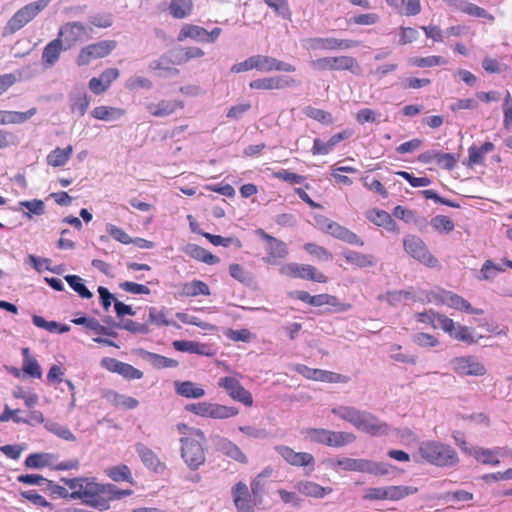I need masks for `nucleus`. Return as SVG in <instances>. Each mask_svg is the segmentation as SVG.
<instances>
[{
    "label": "nucleus",
    "instance_id": "nucleus-53",
    "mask_svg": "<svg viewBox=\"0 0 512 512\" xmlns=\"http://www.w3.org/2000/svg\"><path fill=\"white\" fill-rule=\"evenodd\" d=\"M44 426L48 431L54 433L55 435L59 436L60 438L66 441L76 440L75 435L67 427L62 426L57 422L48 421L45 423Z\"/></svg>",
    "mask_w": 512,
    "mask_h": 512
},
{
    "label": "nucleus",
    "instance_id": "nucleus-43",
    "mask_svg": "<svg viewBox=\"0 0 512 512\" xmlns=\"http://www.w3.org/2000/svg\"><path fill=\"white\" fill-rule=\"evenodd\" d=\"M106 397L108 399H111L112 397V402L115 406H122L123 408L128 410L135 409L139 405V401L136 398L121 395L113 390H109L106 393Z\"/></svg>",
    "mask_w": 512,
    "mask_h": 512
},
{
    "label": "nucleus",
    "instance_id": "nucleus-42",
    "mask_svg": "<svg viewBox=\"0 0 512 512\" xmlns=\"http://www.w3.org/2000/svg\"><path fill=\"white\" fill-rule=\"evenodd\" d=\"M239 413L237 407H229L217 403H211L209 410V418L226 419L236 416Z\"/></svg>",
    "mask_w": 512,
    "mask_h": 512
},
{
    "label": "nucleus",
    "instance_id": "nucleus-35",
    "mask_svg": "<svg viewBox=\"0 0 512 512\" xmlns=\"http://www.w3.org/2000/svg\"><path fill=\"white\" fill-rule=\"evenodd\" d=\"M393 216L405 221L406 223H415L416 225H427V220L424 217H419L413 210L407 209L401 205L396 206L393 209Z\"/></svg>",
    "mask_w": 512,
    "mask_h": 512
},
{
    "label": "nucleus",
    "instance_id": "nucleus-61",
    "mask_svg": "<svg viewBox=\"0 0 512 512\" xmlns=\"http://www.w3.org/2000/svg\"><path fill=\"white\" fill-rule=\"evenodd\" d=\"M149 321L158 326L173 325L178 328L180 327L177 323L167 320L164 311H158L155 307L149 308Z\"/></svg>",
    "mask_w": 512,
    "mask_h": 512
},
{
    "label": "nucleus",
    "instance_id": "nucleus-17",
    "mask_svg": "<svg viewBox=\"0 0 512 512\" xmlns=\"http://www.w3.org/2000/svg\"><path fill=\"white\" fill-rule=\"evenodd\" d=\"M175 350L179 352H189L202 356L212 357L216 354L212 345L188 340H175L172 343Z\"/></svg>",
    "mask_w": 512,
    "mask_h": 512
},
{
    "label": "nucleus",
    "instance_id": "nucleus-41",
    "mask_svg": "<svg viewBox=\"0 0 512 512\" xmlns=\"http://www.w3.org/2000/svg\"><path fill=\"white\" fill-rule=\"evenodd\" d=\"M336 465L345 471H357L366 473L367 459L341 458L336 460Z\"/></svg>",
    "mask_w": 512,
    "mask_h": 512
},
{
    "label": "nucleus",
    "instance_id": "nucleus-19",
    "mask_svg": "<svg viewBox=\"0 0 512 512\" xmlns=\"http://www.w3.org/2000/svg\"><path fill=\"white\" fill-rule=\"evenodd\" d=\"M366 218L376 226L383 227L389 232H399L396 221L385 210L378 208L369 209L366 212Z\"/></svg>",
    "mask_w": 512,
    "mask_h": 512
},
{
    "label": "nucleus",
    "instance_id": "nucleus-16",
    "mask_svg": "<svg viewBox=\"0 0 512 512\" xmlns=\"http://www.w3.org/2000/svg\"><path fill=\"white\" fill-rule=\"evenodd\" d=\"M325 232L330 234L336 239H339L343 242H346L351 245L363 246V240L354 232L349 230L348 228L340 225L337 222H330L327 224Z\"/></svg>",
    "mask_w": 512,
    "mask_h": 512
},
{
    "label": "nucleus",
    "instance_id": "nucleus-44",
    "mask_svg": "<svg viewBox=\"0 0 512 512\" xmlns=\"http://www.w3.org/2000/svg\"><path fill=\"white\" fill-rule=\"evenodd\" d=\"M229 274L232 278L246 286H250L254 282L253 275L238 263H232L229 265Z\"/></svg>",
    "mask_w": 512,
    "mask_h": 512
},
{
    "label": "nucleus",
    "instance_id": "nucleus-5",
    "mask_svg": "<svg viewBox=\"0 0 512 512\" xmlns=\"http://www.w3.org/2000/svg\"><path fill=\"white\" fill-rule=\"evenodd\" d=\"M51 0H37L19 9L8 21L7 28L14 33L34 19Z\"/></svg>",
    "mask_w": 512,
    "mask_h": 512
},
{
    "label": "nucleus",
    "instance_id": "nucleus-1",
    "mask_svg": "<svg viewBox=\"0 0 512 512\" xmlns=\"http://www.w3.org/2000/svg\"><path fill=\"white\" fill-rule=\"evenodd\" d=\"M332 413L371 436L387 435L390 431L387 423L380 421L375 415L367 411L342 406L332 409Z\"/></svg>",
    "mask_w": 512,
    "mask_h": 512
},
{
    "label": "nucleus",
    "instance_id": "nucleus-23",
    "mask_svg": "<svg viewBox=\"0 0 512 512\" xmlns=\"http://www.w3.org/2000/svg\"><path fill=\"white\" fill-rule=\"evenodd\" d=\"M70 110L77 113L80 117L84 116L90 104L91 97L84 90L70 93Z\"/></svg>",
    "mask_w": 512,
    "mask_h": 512
},
{
    "label": "nucleus",
    "instance_id": "nucleus-18",
    "mask_svg": "<svg viewBox=\"0 0 512 512\" xmlns=\"http://www.w3.org/2000/svg\"><path fill=\"white\" fill-rule=\"evenodd\" d=\"M67 50L68 49H66V47L64 46L62 39L58 37L53 39L44 47L42 51V65L45 68L53 67L58 62L61 52Z\"/></svg>",
    "mask_w": 512,
    "mask_h": 512
},
{
    "label": "nucleus",
    "instance_id": "nucleus-20",
    "mask_svg": "<svg viewBox=\"0 0 512 512\" xmlns=\"http://www.w3.org/2000/svg\"><path fill=\"white\" fill-rule=\"evenodd\" d=\"M136 353L139 357L148 361L156 369L175 368L179 365L178 361L175 359L168 358L154 352H149L143 348L137 349Z\"/></svg>",
    "mask_w": 512,
    "mask_h": 512
},
{
    "label": "nucleus",
    "instance_id": "nucleus-47",
    "mask_svg": "<svg viewBox=\"0 0 512 512\" xmlns=\"http://www.w3.org/2000/svg\"><path fill=\"white\" fill-rule=\"evenodd\" d=\"M264 3L273 9L277 16L285 20H291V10L287 0H263Z\"/></svg>",
    "mask_w": 512,
    "mask_h": 512
},
{
    "label": "nucleus",
    "instance_id": "nucleus-40",
    "mask_svg": "<svg viewBox=\"0 0 512 512\" xmlns=\"http://www.w3.org/2000/svg\"><path fill=\"white\" fill-rule=\"evenodd\" d=\"M64 279L69 286L83 299H90L93 297L92 292L86 287L83 279L77 275H66Z\"/></svg>",
    "mask_w": 512,
    "mask_h": 512
},
{
    "label": "nucleus",
    "instance_id": "nucleus-52",
    "mask_svg": "<svg viewBox=\"0 0 512 512\" xmlns=\"http://www.w3.org/2000/svg\"><path fill=\"white\" fill-rule=\"evenodd\" d=\"M50 455L47 453H32L25 459V466L31 469H41L48 465Z\"/></svg>",
    "mask_w": 512,
    "mask_h": 512
},
{
    "label": "nucleus",
    "instance_id": "nucleus-28",
    "mask_svg": "<svg viewBox=\"0 0 512 512\" xmlns=\"http://www.w3.org/2000/svg\"><path fill=\"white\" fill-rule=\"evenodd\" d=\"M105 473L114 482L125 481L130 484H134V479L132 477L131 470L125 464H119V465L108 467L105 470Z\"/></svg>",
    "mask_w": 512,
    "mask_h": 512
},
{
    "label": "nucleus",
    "instance_id": "nucleus-11",
    "mask_svg": "<svg viewBox=\"0 0 512 512\" xmlns=\"http://www.w3.org/2000/svg\"><path fill=\"white\" fill-rule=\"evenodd\" d=\"M87 34L88 29L86 26L79 21H74L63 24L59 29L57 37L62 39L64 46L69 50Z\"/></svg>",
    "mask_w": 512,
    "mask_h": 512
},
{
    "label": "nucleus",
    "instance_id": "nucleus-4",
    "mask_svg": "<svg viewBox=\"0 0 512 512\" xmlns=\"http://www.w3.org/2000/svg\"><path fill=\"white\" fill-rule=\"evenodd\" d=\"M191 433L196 437H182L181 457L190 470L195 471L206 461V453L203 444L206 442L205 433L199 428H192Z\"/></svg>",
    "mask_w": 512,
    "mask_h": 512
},
{
    "label": "nucleus",
    "instance_id": "nucleus-55",
    "mask_svg": "<svg viewBox=\"0 0 512 512\" xmlns=\"http://www.w3.org/2000/svg\"><path fill=\"white\" fill-rule=\"evenodd\" d=\"M450 337L458 341H462L468 345L475 344L477 342V340L471 334L470 328L461 324H457L455 326Z\"/></svg>",
    "mask_w": 512,
    "mask_h": 512
},
{
    "label": "nucleus",
    "instance_id": "nucleus-60",
    "mask_svg": "<svg viewBox=\"0 0 512 512\" xmlns=\"http://www.w3.org/2000/svg\"><path fill=\"white\" fill-rule=\"evenodd\" d=\"M251 492L254 505H261L265 493V482L260 477H255L251 482Z\"/></svg>",
    "mask_w": 512,
    "mask_h": 512
},
{
    "label": "nucleus",
    "instance_id": "nucleus-64",
    "mask_svg": "<svg viewBox=\"0 0 512 512\" xmlns=\"http://www.w3.org/2000/svg\"><path fill=\"white\" fill-rule=\"evenodd\" d=\"M255 60V69L260 72H271L273 71V64L275 63V58L267 55H254Z\"/></svg>",
    "mask_w": 512,
    "mask_h": 512
},
{
    "label": "nucleus",
    "instance_id": "nucleus-59",
    "mask_svg": "<svg viewBox=\"0 0 512 512\" xmlns=\"http://www.w3.org/2000/svg\"><path fill=\"white\" fill-rule=\"evenodd\" d=\"M435 162L441 168L451 171L456 167L457 158L454 154L437 151Z\"/></svg>",
    "mask_w": 512,
    "mask_h": 512
},
{
    "label": "nucleus",
    "instance_id": "nucleus-29",
    "mask_svg": "<svg viewBox=\"0 0 512 512\" xmlns=\"http://www.w3.org/2000/svg\"><path fill=\"white\" fill-rule=\"evenodd\" d=\"M176 393L189 399H198L205 395V391L201 387H197L191 381L175 382Z\"/></svg>",
    "mask_w": 512,
    "mask_h": 512
},
{
    "label": "nucleus",
    "instance_id": "nucleus-26",
    "mask_svg": "<svg viewBox=\"0 0 512 512\" xmlns=\"http://www.w3.org/2000/svg\"><path fill=\"white\" fill-rule=\"evenodd\" d=\"M297 489L303 495L314 498H323L326 494L332 492L331 487H322L321 485L311 481L299 482L297 484Z\"/></svg>",
    "mask_w": 512,
    "mask_h": 512
},
{
    "label": "nucleus",
    "instance_id": "nucleus-63",
    "mask_svg": "<svg viewBox=\"0 0 512 512\" xmlns=\"http://www.w3.org/2000/svg\"><path fill=\"white\" fill-rule=\"evenodd\" d=\"M306 433L312 442L327 445L330 430L323 428H309Z\"/></svg>",
    "mask_w": 512,
    "mask_h": 512
},
{
    "label": "nucleus",
    "instance_id": "nucleus-25",
    "mask_svg": "<svg viewBox=\"0 0 512 512\" xmlns=\"http://www.w3.org/2000/svg\"><path fill=\"white\" fill-rule=\"evenodd\" d=\"M303 47L307 50H337V38L313 37L303 41Z\"/></svg>",
    "mask_w": 512,
    "mask_h": 512
},
{
    "label": "nucleus",
    "instance_id": "nucleus-21",
    "mask_svg": "<svg viewBox=\"0 0 512 512\" xmlns=\"http://www.w3.org/2000/svg\"><path fill=\"white\" fill-rule=\"evenodd\" d=\"M183 252L191 258L209 265H215L220 262L219 257L197 244L188 243L183 248Z\"/></svg>",
    "mask_w": 512,
    "mask_h": 512
},
{
    "label": "nucleus",
    "instance_id": "nucleus-49",
    "mask_svg": "<svg viewBox=\"0 0 512 512\" xmlns=\"http://www.w3.org/2000/svg\"><path fill=\"white\" fill-rule=\"evenodd\" d=\"M432 227L439 233H450L454 230V222L445 215H436L430 221Z\"/></svg>",
    "mask_w": 512,
    "mask_h": 512
},
{
    "label": "nucleus",
    "instance_id": "nucleus-31",
    "mask_svg": "<svg viewBox=\"0 0 512 512\" xmlns=\"http://www.w3.org/2000/svg\"><path fill=\"white\" fill-rule=\"evenodd\" d=\"M135 449L143 464L147 468L156 471L157 467L160 465V460L157 455L150 448L140 442L136 443Z\"/></svg>",
    "mask_w": 512,
    "mask_h": 512
},
{
    "label": "nucleus",
    "instance_id": "nucleus-62",
    "mask_svg": "<svg viewBox=\"0 0 512 512\" xmlns=\"http://www.w3.org/2000/svg\"><path fill=\"white\" fill-rule=\"evenodd\" d=\"M304 249L311 255L317 257L323 261H329L332 259V254L323 246H319L315 243H306Z\"/></svg>",
    "mask_w": 512,
    "mask_h": 512
},
{
    "label": "nucleus",
    "instance_id": "nucleus-36",
    "mask_svg": "<svg viewBox=\"0 0 512 512\" xmlns=\"http://www.w3.org/2000/svg\"><path fill=\"white\" fill-rule=\"evenodd\" d=\"M198 234L205 237L210 243L215 246H223L228 247L230 245H234L237 249L242 247V242L237 237H222L220 235H214L208 232L199 231Z\"/></svg>",
    "mask_w": 512,
    "mask_h": 512
},
{
    "label": "nucleus",
    "instance_id": "nucleus-24",
    "mask_svg": "<svg viewBox=\"0 0 512 512\" xmlns=\"http://www.w3.org/2000/svg\"><path fill=\"white\" fill-rule=\"evenodd\" d=\"M179 294L184 297H196L198 295L209 296L211 295V291L204 281L194 279L191 282L183 283Z\"/></svg>",
    "mask_w": 512,
    "mask_h": 512
},
{
    "label": "nucleus",
    "instance_id": "nucleus-56",
    "mask_svg": "<svg viewBox=\"0 0 512 512\" xmlns=\"http://www.w3.org/2000/svg\"><path fill=\"white\" fill-rule=\"evenodd\" d=\"M22 371L31 378L40 379L42 377V368L36 358L23 359Z\"/></svg>",
    "mask_w": 512,
    "mask_h": 512
},
{
    "label": "nucleus",
    "instance_id": "nucleus-57",
    "mask_svg": "<svg viewBox=\"0 0 512 512\" xmlns=\"http://www.w3.org/2000/svg\"><path fill=\"white\" fill-rule=\"evenodd\" d=\"M446 62L442 56L414 57L410 59V63L417 67H433L446 64Z\"/></svg>",
    "mask_w": 512,
    "mask_h": 512
},
{
    "label": "nucleus",
    "instance_id": "nucleus-27",
    "mask_svg": "<svg viewBox=\"0 0 512 512\" xmlns=\"http://www.w3.org/2000/svg\"><path fill=\"white\" fill-rule=\"evenodd\" d=\"M448 0L449 5H455L462 12L475 17L486 18L490 21L494 20V16L489 14L484 8H481L473 3L458 0Z\"/></svg>",
    "mask_w": 512,
    "mask_h": 512
},
{
    "label": "nucleus",
    "instance_id": "nucleus-46",
    "mask_svg": "<svg viewBox=\"0 0 512 512\" xmlns=\"http://www.w3.org/2000/svg\"><path fill=\"white\" fill-rule=\"evenodd\" d=\"M417 492L418 488L413 486H388L387 499L392 501H398L406 496L416 494Z\"/></svg>",
    "mask_w": 512,
    "mask_h": 512
},
{
    "label": "nucleus",
    "instance_id": "nucleus-3",
    "mask_svg": "<svg viewBox=\"0 0 512 512\" xmlns=\"http://www.w3.org/2000/svg\"><path fill=\"white\" fill-rule=\"evenodd\" d=\"M71 499H81L82 503L106 511L110 508V501L115 500L114 484L97 483L95 478L86 483L84 491H72Z\"/></svg>",
    "mask_w": 512,
    "mask_h": 512
},
{
    "label": "nucleus",
    "instance_id": "nucleus-22",
    "mask_svg": "<svg viewBox=\"0 0 512 512\" xmlns=\"http://www.w3.org/2000/svg\"><path fill=\"white\" fill-rule=\"evenodd\" d=\"M183 102L178 100H161L157 104H149L148 111L155 117H165L176 111L178 108H183Z\"/></svg>",
    "mask_w": 512,
    "mask_h": 512
},
{
    "label": "nucleus",
    "instance_id": "nucleus-38",
    "mask_svg": "<svg viewBox=\"0 0 512 512\" xmlns=\"http://www.w3.org/2000/svg\"><path fill=\"white\" fill-rule=\"evenodd\" d=\"M356 440V436L351 432L345 431H331L328 438L327 446L329 447H343Z\"/></svg>",
    "mask_w": 512,
    "mask_h": 512
},
{
    "label": "nucleus",
    "instance_id": "nucleus-2",
    "mask_svg": "<svg viewBox=\"0 0 512 512\" xmlns=\"http://www.w3.org/2000/svg\"><path fill=\"white\" fill-rule=\"evenodd\" d=\"M418 454L421 460L415 458L416 462H426L436 467H454L459 463L456 450L452 446L436 440L420 443Z\"/></svg>",
    "mask_w": 512,
    "mask_h": 512
},
{
    "label": "nucleus",
    "instance_id": "nucleus-51",
    "mask_svg": "<svg viewBox=\"0 0 512 512\" xmlns=\"http://www.w3.org/2000/svg\"><path fill=\"white\" fill-rule=\"evenodd\" d=\"M305 114L307 117L314 119L322 124L330 125L334 122L330 112L319 108L308 106L305 110Z\"/></svg>",
    "mask_w": 512,
    "mask_h": 512
},
{
    "label": "nucleus",
    "instance_id": "nucleus-12",
    "mask_svg": "<svg viewBox=\"0 0 512 512\" xmlns=\"http://www.w3.org/2000/svg\"><path fill=\"white\" fill-rule=\"evenodd\" d=\"M295 85V79L284 75L259 78L249 83V87L254 90H280Z\"/></svg>",
    "mask_w": 512,
    "mask_h": 512
},
{
    "label": "nucleus",
    "instance_id": "nucleus-48",
    "mask_svg": "<svg viewBox=\"0 0 512 512\" xmlns=\"http://www.w3.org/2000/svg\"><path fill=\"white\" fill-rule=\"evenodd\" d=\"M37 113V108L32 107L25 112L6 111V124L24 123Z\"/></svg>",
    "mask_w": 512,
    "mask_h": 512
},
{
    "label": "nucleus",
    "instance_id": "nucleus-9",
    "mask_svg": "<svg viewBox=\"0 0 512 512\" xmlns=\"http://www.w3.org/2000/svg\"><path fill=\"white\" fill-rule=\"evenodd\" d=\"M450 363L459 376H484L487 373L485 365L474 355L454 357Z\"/></svg>",
    "mask_w": 512,
    "mask_h": 512
},
{
    "label": "nucleus",
    "instance_id": "nucleus-45",
    "mask_svg": "<svg viewBox=\"0 0 512 512\" xmlns=\"http://www.w3.org/2000/svg\"><path fill=\"white\" fill-rule=\"evenodd\" d=\"M469 455L474 456L477 461L483 464L498 465L500 463V460L489 449L475 447L469 451Z\"/></svg>",
    "mask_w": 512,
    "mask_h": 512
},
{
    "label": "nucleus",
    "instance_id": "nucleus-14",
    "mask_svg": "<svg viewBox=\"0 0 512 512\" xmlns=\"http://www.w3.org/2000/svg\"><path fill=\"white\" fill-rule=\"evenodd\" d=\"M296 371L302 374L307 379H312L316 381L329 382V383H339L346 382V377L342 374L321 370V369H313L309 368L306 365L299 364L296 367Z\"/></svg>",
    "mask_w": 512,
    "mask_h": 512
},
{
    "label": "nucleus",
    "instance_id": "nucleus-32",
    "mask_svg": "<svg viewBox=\"0 0 512 512\" xmlns=\"http://www.w3.org/2000/svg\"><path fill=\"white\" fill-rule=\"evenodd\" d=\"M72 152L73 147L71 145L64 149L57 147L48 154L47 163L53 167L63 166L70 159Z\"/></svg>",
    "mask_w": 512,
    "mask_h": 512
},
{
    "label": "nucleus",
    "instance_id": "nucleus-39",
    "mask_svg": "<svg viewBox=\"0 0 512 512\" xmlns=\"http://www.w3.org/2000/svg\"><path fill=\"white\" fill-rule=\"evenodd\" d=\"M267 252L269 257L265 259V261L270 264H275V261H272L271 258H285L288 255V248L282 240L275 238L267 245Z\"/></svg>",
    "mask_w": 512,
    "mask_h": 512
},
{
    "label": "nucleus",
    "instance_id": "nucleus-10",
    "mask_svg": "<svg viewBox=\"0 0 512 512\" xmlns=\"http://www.w3.org/2000/svg\"><path fill=\"white\" fill-rule=\"evenodd\" d=\"M116 46L117 42L115 40H103L83 47L77 56V64L84 66L88 65L93 58L106 57Z\"/></svg>",
    "mask_w": 512,
    "mask_h": 512
},
{
    "label": "nucleus",
    "instance_id": "nucleus-54",
    "mask_svg": "<svg viewBox=\"0 0 512 512\" xmlns=\"http://www.w3.org/2000/svg\"><path fill=\"white\" fill-rule=\"evenodd\" d=\"M117 329H124L132 334H148L150 332L147 324L137 323L131 319L122 320L121 324H117Z\"/></svg>",
    "mask_w": 512,
    "mask_h": 512
},
{
    "label": "nucleus",
    "instance_id": "nucleus-34",
    "mask_svg": "<svg viewBox=\"0 0 512 512\" xmlns=\"http://www.w3.org/2000/svg\"><path fill=\"white\" fill-rule=\"evenodd\" d=\"M124 114V109L109 106H97L91 112L93 118L104 121L120 118Z\"/></svg>",
    "mask_w": 512,
    "mask_h": 512
},
{
    "label": "nucleus",
    "instance_id": "nucleus-7",
    "mask_svg": "<svg viewBox=\"0 0 512 512\" xmlns=\"http://www.w3.org/2000/svg\"><path fill=\"white\" fill-rule=\"evenodd\" d=\"M280 273L290 278H301L318 283H326L328 281L326 275L309 264L287 263L280 268Z\"/></svg>",
    "mask_w": 512,
    "mask_h": 512
},
{
    "label": "nucleus",
    "instance_id": "nucleus-8",
    "mask_svg": "<svg viewBox=\"0 0 512 512\" xmlns=\"http://www.w3.org/2000/svg\"><path fill=\"white\" fill-rule=\"evenodd\" d=\"M312 67L317 70H347L352 73H357L360 66L357 60L352 56H335L323 57L311 62Z\"/></svg>",
    "mask_w": 512,
    "mask_h": 512
},
{
    "label": "nucleus",
    "instance_id": "nucleus-58",
    "mask_svg": "<svg viewBox=\"0 0 512 512\" xmlns=\"http://www.w3.org/2000/svg\"><path fill=\"white\" fill-rule=\"evenodd\" d=\"M367 469L366 473L382 476L389 474L390 469H396V467L388 463L374 462L367 459Z\"/></svg>",
    "mask_w": 512,
    "mask_h": 512
},
{
    "label": "nucleus",
    "instance_id": "nucleus-15",
    "mask_svg": "<svg viewBox=\"0 0 512 512\" xmlns=\"http://www.w3.org/2000/svg\"><path fill=\"white\" fill-rule=\"evenodd\" d=\"M275 450L291 465L310 466L314 465L315 459L312 454L307 452H295L288 446L278 445Z\"/></svg>",
    "mask_w": 512,
    "mask_h": 512
},
{
    "label": "nucleus",
    "instance_id": "nucleus-50",
    "mask_svg": "<svg viewBox=\"0 0 512 512\" xmlns=\"http://www.w3.org/2000/svg\"><path fill=\"white\" fill-rule=\"evenodd\" d=\"M171 63H172V61L168 56L162 55L159 59L153 60L152 62H150L149 69L152 71L163 70L167 74H172V75L178 74L179 70L177 68L171 67L170 66Z\"/></svg>",
    "mask_w": 512,
    "mask_h": 512
},
{
    "label": "nucleus",
    "instance_id": "nucleus-30",
    "mask_svg": "<svg viewBox=\"0 0 512 512\" xmlns=\"http://www.w3.org/2000/svg\"><path fill=\"white\" fill-rule=\"evenodd\" d=\"M206 35H208V31L205 28L194 24H185L181 28L177 39L178 41H183L185 38H191L196 41L206 42Z\"/></svg>",
    "mask_w": 512,
    "mask_h": 512
},
{
    "label": "nucleus",
    "instance_id": "nucleus-13",
    "mask_svg": "<svg viewBox=\"0 0 512 512\" xmlns=\"http://www.w3.org/2000/svg\"><path fill=\"white\" fill-rule=\"evenodd\" d=\"M218 385L227 390L230 397L243 403L246 406L253 404L251 393L243 387V385L234 377H223Z\"/></svg>",
    "mask_w": 512,
    "mask_h": 512
},
{
    "label": "nucleus",
    "instance_id": "nucleus-6",
    "mask_svg": "<svg viewBox=\"0 0 512 512\" xmlns=\"http://www.w3.org/2000/svg\"><path fill=\"white\" fill-rule=\"evenodd\" d=\"M404 250L414 259L428 267H436L438 259L428 250L424 241L416 235H408L403 240Z\"/></svg>",
    "mask_w": 512,
    "mask_h": 512
},
{
    "label": "nucleus",
    "instance_id": "nucleus-33",
    "mask_svg": "<svg viewBox=\"0 0 512 512\" xmlns=\"http://www.w3.org/2000/svg\"><path fill=\"white\" fill-rule=\"evenodd\" d=\"M346 261L360 268L374 265V257L369 254H363L357 251L348 250L342 253Z\"/></svg>",
    "mask_w": 512,
    "mask_h": 512
},
{
    "label": "nucleus",
    "instance_id": "nucleus-37",
    "mask_svg": "<svg viewBox=\"0 0 512 512\" xmlns=\"http://www.w3.org/2000/svg\"><path fill=\"white\" fill-rule=\"evenodd\" d=\"M192 7V0H171L169 10L174 18L183 19L191 13Z\"/></svg>",
    "mask_w": 512,
    "mask_h": 512
}]
</instances>
